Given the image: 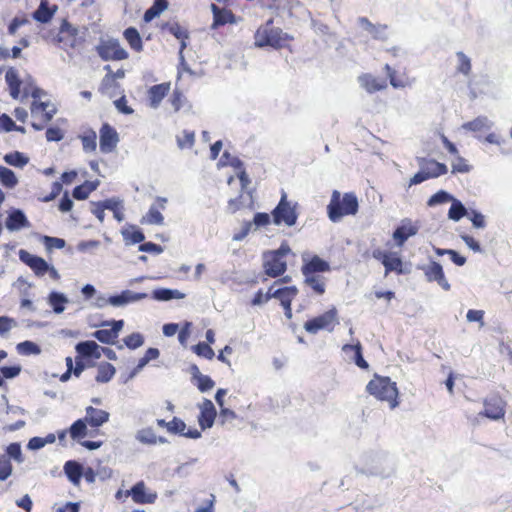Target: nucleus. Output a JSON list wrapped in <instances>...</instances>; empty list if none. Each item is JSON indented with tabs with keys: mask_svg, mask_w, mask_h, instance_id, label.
<instances>
[{
	"mask_svg": "<svg viewBox=\"0 0 512 512\" xmlns=\"http://www.w3.org/2000/svg\"><path fill=\"white\" fill-rule=\"evenodd\" d=\"M5 81L8 86L10 96L15 99H26L32 97L34 100L31 105L32 127L39 131L42 130L53 118L55 109L49 102H41L38 99L43 91L38 88L31 77L21 79L18 71L14 67H9L5 73Z\"/></svg>",
	"mask_w": 512,
	"mask_h": 512,
	"instance_id": "nucleus-1",
	"label": "nucleus"
},
{
	"mask_svg": "<svg viewBox=\"0 0 512 512\" xmlns=\"http://www.w3.org/2000/svg\"><path fill=\"white\" fill-rule=\"evenodd\" d=\"M47 39L70 57L79 54L86 42L85 37L80 35L78 27L68 18H62L59 27L49 31Z\"/></svg>",
	"mask_w": 512,
	"mask_h": 512,
	"instance_id": "nucleus-2",
	"label": "nucleus"
},
{
	"mask_svg": "<svg viewBox=\"0 0 512 512\" xmlns=\"http://www.w3.org/2000/svg\"><path fill=\"white\" fill-rule=\"evenodd\" d=\"M302 260L301 272L304 276V285L311 289L314 295H324L327 288V278L322 274L331 271L329 262L318 255H303Z\"/></svg>",
	"mask_w": 512,
	"mask_h": 512,
	"instance_id": "nucleus-3",
	"label": "nucleus"
},
{
	"mask_svg": "<svg viewBox=\"0 0 512 512\" xmlns=\"http://www.w3.org/2000/svg\"><path fill=\"white\" fill-rule=\"evenodd\" d=\"M359 210L358 198L353 192L341 194L333 190L327 205V214L332 222H339L343 217L356 215Z\"/></svg>",
	"mask_w": 512,
	"mask_h": 512,
	"instance_id": "nucleus-4",
	"label": "nucleus"
},
{
	"mask_svg": "<svg viewBox=\"0 0 512 512\" xmlns=\"http://www.w3.org/2000/svg\"><path fill=\"white\" fill-rule=\"evenodd\" d=\"M366 391L377 400L387 402L391 409L399 405L397 384L387 376L375 374L368 382Z\"/></svg>",
	"mask_w": 512,
	"mask_h": 512,
	"instance_id": "nucleus-5",
	"label": "nucleus"
},
{
	"mask_svg": "<svg viewBox=\"0 0 512 512\" xmlns=\"http://www.w3.org/2000/svg\"><path fill=\"white\" fill-rule=\"evenodd\" d=\"M290 246L284 242L276 250L263 254V271L270 278L282 276L287 270L286 257L291 254Z\"/></svg>",
	"mask_w": 512,
	"mask_h": 512,
	"instance_id": "nucleus-6",
	"label": "nucleus"
},
{
	"mask_svg": "<svg viewBox=\"0 0 512 512\" xmlns=\"http://www.w3.org/2000/svg\"><path fill=\"white\" fill-rule=\"evenodd\" d=\"M76 357L72 372L74 376L79 377L87 366H93V363H85V360H97L101 357L100 346L95 341L79 342L75 346Z\"/></svg>",
	"mask_w": 512,
	"mask_h": 512,
	"instance_id": "nucleus-7",
	"label": "nucleus"
},
{
	"mask_svg": "<svg viewBox=\"0 0 512 512\" xmlns=\"http://www.w3.org/2000/svg\"><path fill=\"white\" fill-rule=\"evenodd\" d=\"M255 38L259 46H272L277 49L284 47L291 39L281 29L272 27V20H269L265 26L258 28Z\"/></svg>",
	"mask_w": 512,
	"mask_h": 512,
	"instance_id": "nucleus-8",
	"label": "nucleus"
},
{
	"mask_svg": "<svg viewBox=\"0 0 512 512\" xmlns=\"http://www.w3.org/2000/svg\"><path fill=\"white\" fill-rule=\"evenodd\" d=\"M418 164L420 170L410 179L409 186L418 185L431 178H437L448 171L444 163H440L435 159L418 158Z\"/></svg>",
	"mask_w": 512,
	"mask_h": 512,
	"instance_id": "nucleus-9",
	"label": "nucleus"
},
{
	"mask_svg": "<svg viewBox=\"0 0 512 512\" xmlns=\"http://www.w3.org/2000/svg\"><path fill=\"white\" fill-rule=\"evenodd\" d=\"M338 324L337 309L332 307L324 313L307 320L304 323V329L310 334H317L321 330L332 332Z\"/></svg>",
	"mask_w": 512,
	"mask_h": 512,
	"instance_id": "nucleus-10",
	"label": "nucleus"
},
{
	"mask_svg": "<svg viewBox=\"0 0 512 512\" xmlns=\"http://www.w3.org/2000/svg\"><path fill=\"white\" fill-rule=\"evenodd\" d=\"M272 217L276 225L284 223L287 226H293L296 224L298 218L296 204L293 205L287 200V194L285 192L282 193L278 205L273 209Z\"/></svg>",
	"mask_w": 512,
	"mask_h": 512,
	"instance_id": "nucleus-11",
	"label": "nucleus"
},
{
	"mask_svg": "<svg viewBox=\"0 0 512 512\" xmlns=\"http://www.w3.org/2000/svg\"><path fill=\"white\" fill-rule=\"evenodd\" d=\"M374 259L380 261L385 268V275L395 272L398 275L404 274L403 261L395 252H387L381 249H374L372 252Z\"/></svg>",
	"mask_w": 512,
	"mask_h": 512,
	"instance_id": "nucleus-12",
	"label": "nucleus"
},
{
	"mask_svg": "<svg viewBox=\"0 0 512 512\" xmlns=\"http://www.w3.org/2000/svg\"><path fill=\"white\" fill-rule=\"evenodd\" d=\"M97 53L102 60H125L129 57L128 52L117 40H110L97 46Z\"/></svg>",
	"mask_w": 512,
	"mask_h": 512,
	"instance_id": "nucleus-13",
	"label": "nucleus"
},
{
	"mask_svg": "<svg viewBox=\"0 0 512 512\" xmlns=\"http://www.w3.org/2000/svg\"><path fill=\"white\" fill-rule=\"evenodd\" d=\"M104 326H111L110 329H99L92 333V336L96 338L99 342L104 344H114L116 339L119 336L120 331L124 326L123 320H112L110 322L106 321L101 324Z\"/></svg>",
	"mask_w": 512,
	"mask_h": 512,
	"instance_id": "nucleus-14",
	"label": "nucleus"
},
{
	"mask_svg": "<svg viewBox=\"0 0 512 512\" xmlns=\"http://www.w3.org/2000/svg\"><path fill=\"white\" fill-rule=\"evenodd\" d=\"M298 288L296 286H287L283 288L276 289L273 294H271V298L278 299L280 304L284 308L285 315L288 318L292 316V301L298 295Z\"/></svg>",
	"mask_w": 512,
	"mask_h": 512,
	"instance_id": "nucleus-15",
	"label": "nucleus"
},
{
	"mask_svg": "<svg viewBox=\"0 0 512 512\" xmlns=\"http://www.w3.org/2000/svg\"><path fill=\"white\" fill-rule=\"evenodd\" d=\"M100 134V150L103 153L112 152L119 141L118 133L114 127L108 123H104L99 131Z\"/></svg>",
	"mask_w": 512,
	"mask_h": 512,
	"instance_id": "nucleus-16",
	"label": "nucleus"
},
{
	"mask_svg": "<svg viewBox=\"0 0 512 512\" xmlns=\"http://www.w3.org/2000/svg\"><path fill=\"white\" fill-rule=\"evenodd\" d=\"M19 258L39 277L44 276L49 271L48 263L39 256L32 255L25 250H20Z\"/></svg>",
	"mask_w": 512,
	"mask_h": 512,
	"instance_id": "nucleus-17",
	"label": "nucleus"
},
{
	"mask_svg": "<svg viewBox=\"0 0 512 512\" xmlns=\"http://www.w3.org/2000/svg\"><path fill=\"white\" fill-rule=\"evenodd\" d=\"M211 11L213 14V22L212 29H217L226 24H235L237 23V18L235 14L227 8H220L216 4H211Z\"/></svg>",
	"mask_w": 512,
	"mask_h": 512,
	"instance_id": "nucleus-18",
	"label": "nucleus"
},
{
	"mask_svg": "<svg viewBox=\"0 0 512 512\" xmlns=\"http://www.w3.org/2000/svg\"><path fill=\"white\" fill-rule=\"evenodd\" d=\"M127 494L132 497V500L137 504H152L157 499V494L154 492H147L146 485L143 481L137 482Z\"/></svg>",
	"mask_w": 512,
	"mask_h": 512,
	"instance_id": "nucleus-19",
	"label": "nucleus"
},
{
	"mask_svg": "<svg viewBox=\"0 0 512 512\" xmlns=\"http://www.w3.org/2000/svg\"><path fill=\"white\" fill-rule=\"evenodd\" d=\"M424 273L429 282H437L444 290H450L451 286L445 277L442 266L438 262L432 261L424 268Z\"/></svg>",
	"mask_w": 512,
	"mask_h": 512,
	"instance_id": "nucleus-20",
	"label": "nucleus"
},
{
	"mask_svg": "<svg viewBox=\"0 0 512 512\" xmlns=\"http://www.w3.org/2000/svg\"><path fill=\"white\" fill-rule=\"evenodd\" d=\"M171 83L164 82L160 84H156L151 86L147 91V98L149 106L153 109H156L160 106L162 100L168 95L170 92Z\"/></svg>",
	"mask_w": 512,
	"mask_h": 512,
	"instance_id": "nucleus-21",
	"label": "nucleus"
},
{
	"mask_svg": "<svg viewBox=\"0 0 512 512\" xmlns=\"http://www.w3.org/2000/svg\"><path fill=\"white\" fill-rule=\"evenodd\" d=\"M482 415L487 418L498 420L505 415L504 403L499 397H491L484 401V411Z\"/></svg>",
	"mask_w": 512,
	"mask_h": 512,
	"instance_id": "nucleus-22",
	"label": "nucleus"
},
{
	"mask_svg": "<svg viewBox=\"0 0 512 512\" xmlns=\"http://www.w3.org/2000/svg\"><path fill=\"white\" fill-rule=\"evenodd\" d=\"M216 418V409L211 400L205 399L200 406L198 422L202 430L211 428Z\"/></svg>",
	"mask_w": 512,
	"mask_h": 512,
	"instance_id": "nucleus-23",
	"label": "nucleus"
},
{
	"mask_svg": "<svg viewBox=\"0 0 512 512\" xmlns=\"http://www.w3.org/2000/svg\"><path fill=\"white\" fill-rule=\"evenodd\" d=\"M57 11L58 6L56 4H50L49 0H40V4L32 13V17L35 21L45 24L52 20Z\"/></svg>",
	"mask_w": 512,
	"mask_h": 512,
	"instance_id": "nucleus-24",
	"label": "nucleus"
},
{
	"mask_svg": "<svg viewBox=\"0 0 512 512\" xmlns=\"http://www.w3.org/2000/svg\"><path fill=\"white\" fill-rule=\"evenodd\" d=\"M418 226L413 224L410 220H405L393 232V239L396 244L401 247L408 240L409 237L416 235Z\"/></svg>",
	"mask_w": 512,
	"mask_h": 512,
	"instance_id": "nucleus-25",
	"label": "nucleus"
},
{
	"mask_svg": "<svg viewBox=\"0 0 512 512\" xmlns=\"http://www.w3.org/2000/svg\"><path fill=\"white\" fill-rule=\"evenodd\" d=\"M359 83L362 88L370 94L385 90L388 86L385 79L376 77L370 73H365L359 76Z\"/></svg>",
	"mask_w": 512,
	"mask_h": 512,
	"instance_id": "nucleus-26",
	"label": "nucleus"
},
{
	"mask_svg": "<svg viewBox=\"0 0 512 512\" xmlns=\"http://www.w3.org/2000/svg\"><path fill=\"white\" fill-rule=\"evenodd\" d=\"M384 71L386 72L390 85L395 89L411 86L412 83L414 82L413 79H410L407 76L406 72L399 74L389 64H386L384 66Z\"/></svg>",
	"mask_w": 512,
	"mask_h": 512,
	"instance_id": "nucleus-27",
	"label": "nucleus"
},
{
	"mask_svg": "<svg viewBox=\"0 0 512 512\" xmlns=\"http://www.w3.org/2000/svg\"><path fill=\"white\" fill-rule=\"evenodd\" d=\"M168 432L191 439H197L201 436V432L195 428L186 430L185 422L178 417H173V419L169 421Z\"/></svg>",
	"mask_w": 512,
	"mask_h": 512,
	"instance_id": "nucleus-28",
	"label": "nucleus"
},
{
	"mask_svg": "<svg viewBox=\"0 0 512 512\" xmlns=\"http://www.w3.org/2000/svg\"><path fill=\"white\" fill-rule=\"evenodd\" d=\"M109 416V413L105 410L88 406L86 407V415L84 419L90 427L98 428L108 422Z\"/></svg>",
	"mask_w": 512,
	"mask_h": 512,
	"instance_id": "nucleus-29",
	"label": "nucleus"
},
{
	"mask_svg": "<svg viewBox=\"0 0 512 512\" xmlns=\"http://www.w3.org/2000/svg\"><path fill=\"white\" fill-rule=\"evenodd\" d=\"M342 351L344 353H346L347 355L351 354L350 355V360L352 362H354L359 368H361L363 370H368L369 369L368 362L363 358V355H362V345H361V343L359 341L356 344H345V345H343Z\"/></svg>",
	"mask_w": 512,
	"mask_h": 512,
	"instance_id": "nucleus-30",
	"label": "nucleus"
},
{
	"mask_svg": "<svg viewBox=\"0 0 512 512\" xmlns=\"http://www.w3.org/2000/svg\"><path fill=\"white\" fill-rule=\"evenodd\" d=\"M5 225L8 230L16 231L30 227V222L21 210L15 209L8 214Z\"/></svg>",
	"mask_w": 512,
	"mask_h": 512,
	"instance_id": "nucleus-31",
	"label": "nucleus"
},
{
	"mask_svg": "<svg viewBox=\"0 0 512 512\" xmlns=\"http://www.w3.org/2000/svg\"><path fill=\"white\" fill-rule=\"evenodd\" d=\"M147 297V293H134L130 290H125L119 295L110 296L108 302L113 306H121L130 302L146 299Z\"/></svg>",
	"mask_w": 512,
	"mask_h": 512,
	"instance_id": "nucleus-32",
	"label": "nucleus"
},
{
	"mask_svg": "<svg viewBox=\"0 0 512 512\" xmlns=\"http://www.w3.org/2000/svg\"><path fill=\"white\" fill-rule=\"evenodd\" d=\"M161 29L168 31L175 38L180 40V51H183L186 48V40L189 38V33L187 29L182 27L178 22H166L162 25Z\"/></svg>",
	"mask_w": 512,
	"mask_h": 512,
	"instance_id": "nucleus-33",
	"label": "nucleus"
},
{
	"mask_svg": "<svg viewBox=\"0 0 512 512\" xmlns=\"http://www.w3.org/2000/svg\"><path fill=\"white\" fill-rule=\"evenodd\" d=\"M120 88L119 82L112 75L106 74L100 83L99 92L109 98H113L121 93Z\"/></svg>",
	"mask_w": 512,
	"mask_h": 512,
	"instance_id": "nucleus-34",
	"label": "nucleus"
},
{
	"mask_svg": "<svg viewBox=\"0 0 512 512\" xmlns=\"http://www.w3.org/2000/svg\"><path fill=\"white\" fill-rule=\"evenodd\" d=\"M64 472L69 481L78 486L83 475V466L74 460H69L64 464Z\"/></svg>",
	"mask_w": 512,
	"mask_h": 512,
	"instance_id": "nucleus-35",
	"label": "nucleus"
},
{
	"mask_svg": "<svg viewBox=\"0 0 512 512\" xmlns=\"http://www.w3.org/2000/svg\"><path fill=\"white\" fill-rule=\"evenodd\" d=\"M123 37L133 51L138 53L143 51L142 38L135 27L126 28L123 32Z\"/></svg>",
	"mask_w": 512,
	"mask_h": 512,
	"instance_id": "nucleus-36",
	"label": "nucleus"
},
{
	"mask_svg": "<svg viewBox=\"0 0 512 512\" xmlns=\"http://www.w3.org/2000/svg\"><path fill=\"white\" fill-rule=\"evenodd\" d=\"M168 5V0H154L152 6L145 11L143 20L146 23L151 22L154 18L165 11L168 8Z\"/></svg>",
	"mask_w": 512,
	"mask_h": 512,
	"instance_id": "nucleus-37",
	"label": "nucleus"
},
{
	"mask_svg": "<svg viewBox=\"0 0 512 512\" xmlns=\"http://www.w3.org/2000/svg\"><path fill=\"white\" fill-rule=\"evenodd\" d=\"M115 373L116 369L111 363L103 362L98 365L95 380L98 383H107L114 377Z\"/></svg>",
	"mask_w": 512,
	"mask_h": 512,
	"instance_id": "nucleus-38",
	"label": "nucleus"
},
{
	"mask_svg": "<svg viewBox=\"0 0 512 512\" xmlns=\"http://www.w3.org/2000/svg\"><path fill=\"white\" fill-rule=\"evenodd\" d=\"M83 150L86 153H92L97 148V134L94 130L88 129L79 136Z\"/></svg>",
	"mask_w": 512,
	"mask_h": 512,
	"instance_id": "nucleus-39",
	"label": "nucleus"
},
{
	"mask_svg": "<svg viewBox=\"0 0 512 512\" xmlns=\"http://www.w3.org/2000/svg\"><path fill=\"white\" fill-rule=\"evenodd\" d=\"M0 184L7 189H13L18 184V178L15 173L2 165H0Z\"/></svg>",
	"mask_w": 512,
	"mask_h": 512,
	"instance_id": "nucleus-40",
	"label": "nucleus"
},
{
	"mask_svg": "<svg viewBox=\"0 0 512 512\" xmlns=\"http://www.w3.org/2000/svg\"><path fill=\"white\" fill-rule=\"evenodd\" d=\"M87 426L88 423L84 418L76 420L69 428L70 437L73 440L80 441L87 436Z\"/></svg>",
	"mask_w": 512,
	"mask_h": 512,
	"instance_id": "nucleus-41",
	"label": "nucleus"
},
{
	"mask_svg": "<svg viewBox=\"0 0 512 512\" xmlns=\"http://www.w3.org/2000/svg\"><path fill=\"white\" fill-rule=\"evenodd\" d=\"M125 241L132 244L141 243L144 241V233L134 225H130L127 229L122 232Z\"/></svg>",
	"mask_w": 512,
	"mask_h": 512,
	"instance_id": "nucleus-42",
	"label": "nucleus"
},
{
	"mask_svg": "<svg viewBox=\"0 0 512 512\" xmlns=\"http://www.w3.org/2000/svg\"><path fill=\"white\" fill-rule=\"evenodd\" d=\"M3 159L8 165L18 168L24 167L29 161L28 157L19 151L7 153L4 155Z\"/></svg>",
	"mask_w": 512,
	"mask_h": 512,
	"instance_id": "nucleus-43",
	"label": "nucleus"
},
{
	"mask_svg": "<svg viewBox=\"0 0 512 512\" xmlns=\"http://www.w3.org/2000/svg\"><path fill=\"white\" fill-rule=\"evenodd\" d=\"M164 217L158 208L151 206L146 215L141 219V223H147L152 225H162Z\"/></svg>",
	"mask_w": 512,
	"mask_h": 512,
	"instance_id": "nucleus-44",
	"label": "nucleus"
},
{
	"mask_svg": "<svg viewBox=\"0 0 512 512\" xmlns=\"http://www.w3.org/2000/svg\"><path fill=\"white\" fill-rule=\"evenodd\" d=\"M17 352L21 355H38L41 353L40 347L29 340L18 343L16 346Z\"/></svg>",
	"mask_w": 512,
	"mask_h": 512,
	"instance_id": "nucleus-45",
	"label": "nucleus"
},
{
	"mask_svg": "<svg viewBox=\"0 0 512 512\" xmlns=\"http://www.w3.org/2000/svg\"><path fill=\"white\" fill-rule=\"evenodd\" d=\"M94 189L95 187L91 183L85 182L84 184L76 186L73 189L72 195L77 200H85Z\"/></svg>",
	"mask_w": 512,
	"mask_h": 512,
	"instance_id": "nucleus-46",
	"label": "nucleus"
},
{
	"mask_svg": "<svg viewBox=\"0 0 512 512\" xmlns=\"http://www.w3.org/2000/svg\"><path fill=\"white\" fill-rule=\"evenodd\" d=\"M488 127V119L485 116H480L472 121H469L463 125V128L469 131L478 132L483 131Z\"/></svg>",
	"mask_w": 512,
	"mask_h": 512,
	"instance_id": "nucleus-47",
	"label": "nucleus"
},
{
	"mask_svg": "<svg viewBox=\"0 0 512 512\" xmlns=\"http://www.w3.org/2000/svg\"><path fill=\"white\" fill-rule=\"evenodd\" d=\"M193 351L199 356L208 360H212L215 356L214 350L206 342H199L192 347Z\"/></svg>",
	"mask_w": 512,
	"mask_h": 512,
	"instance_id": "nucleus-48",
	"label": "nucleus"
},
{
	"mask_svg": "<svg viewBox=\"0 0 512 512\" xmlns=\"http://www.w3.org/2000/svg\"><path fill=\"white\" fill-rule=\"evenodd\" d=\"M220 162L222 165L233 167L237 172L245 169L243 162L238 157L230 155L227 151L223 153Z\"/></svg>",
	"mask_w": 512,
	"mask_h": 512,
	"instance_id": "nucleus-49",
	"label": "nucleus"
},
{
	"mask_svg": "<svg viewBox=\"0 0 512 512\" xmlns=\"http://www.w3.org/2000/svg\"><path fill=\"white\" fill-rule=\"evenodd\" d=\"M152 297L158 301H168L179 297V292L177 290L160 288L153 291Z\"/></svg>",
	"mask_w": 512,
	"mask_h": 512,
	"instance_id": "nucleus-50",
	"label": "nucleus"
},
{
	"mask_svg": "<svg viewBox=\"0 0 512 512\" xmlns=\"http://www.w3.org/2000/svg\"><path fill=\"white\" fill-rule=\"evenodd\" d=\"M13 471L10 459L6 455H0V481L7 480Z\"/></svg>",
	"mask_w": 512,
	"mask_h": 512,
	"instance_id": "nucleus-51",
	"label": "nucleus"
},
{
	"mask_svg": "<svg viewBox=\"0 0 512 512\" xmlns=\"http://www.w3.org/2000/svg\"><path fill=\"white\" fill-rule=\"evenodd\" d=\"M169 102L174 110V112L180 111V109L183 107L184 103L186 102V97L184 96L183 92L179 89H174L172 92Z\"/></svg>",
	"mask_w": 512,
	"mask_h": 512,
	"instance_id": "nucleus-52",
	"label": "nucleus"
},
{
	"mask_svg": "<svg viewBox=\"0 0 512 512\" xmlns=\"http://www.w3.org/2000/svg\"><path fill=\"white\" fill-rule=\"evenodd\" d=\"M456 56L459 60V65L457 67V72L465 75V76H468L471 72V68H472V65H471V60L468 56H466L463 52H457L456 53Z\"/></svg>",
	"mask_w": 512,
	"mask_h": 512,
	"instance_id": "nucleus-53",
	"label": "nucleus"
},
{
	"mask_svg": "<svg viewBox=\"0 0 512 512\" xmlns=\"http://www.w3.org/2000/svg\"><path fill=\"white\" fill-rule=\"evenodd\" d=\"M49 301L51 306L53 307V310L56 313H61L64 311V303L67 302V299L63 294L52 292L49 296Z\"/></svg>",
	"mask_w": 512,
	"mask_h": 512,
	"instance_id": "nucleus-54",
	"label": "nucleus"
},
{
	"mask_svg": "<svg viewBox=\"0 0 512 512\" xmlns=\"http://www.w3.org/2000/svg\"><path fill=\"white\" fill-rule=\"evenodd\" d=\"M466 208L459 201H454L449 209V218L455 221L460 220L466 215Z\"/></svg>",
	"mask_w": 512,
	"mask_h": 512,
	"instance_id": "nucleus-55",
	"label": "nucleus"
},
{
	"mask_svg": "<svg viewBox=\"0 0 512 512\" xmlns=\"http://www.w3.org/2000/svg\"><path fill=\"white\" fill-rule=\"evenodd\" d=\"M160 352L157 348H148L138 361V364L136 366V369L140 370L142 369L146 364H148L151 360H155L159 357Z\"/></svg>",
	"mask_w": 512,
	"mask_h": 512,
	"instance_id": "nucleus-56",
	"label": "nucleus"
},
{
	"mask_svg": "<svg viewBox=\"0 0 512 512\" xmlns=\"http://www.w3.org/2000/svg\"><path fill=\"white\" fill-rule=\"evenodd\" d=\"M195 142V133L193 131L185 130L181 137H178L177 143L178 146L183 148H191Z\"/></svg>",
	"mask_w": 512,
	"mask_h": 512,
	"instance_id": "nucleus-57",
	"label": "nucleus"
},
{
	"mask_svg": "<svg viewBox=\"0 0 512 512\" xmlns=\"http://www.w3.org/2000/svg\"><path fill=\"white\" fill-rule=\"evenodd\" d=\"M194 384L201 392L211 390L215 386V382L207 375L202 374L194 381Z\"/></svg>",
	"mask_w": 512,
	"mask_h": 512,
	"instance_id": "nucleus-58",
	"label": "nucleus"
},
{
	"mask_svg": "<svg viewBox=\"0 0 512 512\" xmlns=\"http://www.w3.org/2000/svg\"><path fill=\"white\" fill-rule=\"evenodd\" d=\"M129 349H136L143 345L144 338L140 333H132L123 339Z\"/></svg>",
	"mask_w": 512,
	"mask_h": 512,
	"instance_id": "nucleus-59",
	"label": "nucleus"
},
{
	"mask_svg": "<svg viewBox=\"0 0 512 512\" xmlns=\"http://www.w3.org/2000/svg\"><path fill=\"white\" fill-rule=\"evenodd\" d=\"M6 454H7L6 456L9 459L12 458V459H14L17 462H22L23 461L21 446L17 442L10 443L6 447Z\"/></svg>",
	"mask_w": 512,
	"mask_h": 512,
	"instance_id": "nucleus-60",
	"label": "nucleus"
},
{
	"mask_svg": "<svg viewBox=\"0 0 512 512\" xmlns=\"http://www.w3.org/2000/svg\"><path fill=\"white\" fill-rule=\"evenodd\" d=\"M29 22L28 18L25 15L17 16L11 20L8 25V34L15 35L17 30L26 25Z\"/></svg>",
	"mask_w": 512,
	"mask_h": 512,
	"instance_id": "nucleus-61",
	"label": "nucleus"
},
{
	"mask_svg": "<svg viewBox=\"0 0 512 512\" xmlns=\"http://www.w3.org/2000/svg\"><path fill=\"white\" fill-rule=\"evenodd\" d=\"M388 26L386 24H374L373 28L368 30V33L376 40H385L387 38Z\"/></svg>",
	"mask_w": 512,
	"mask_h": 512,
	"instance_id": "nucleus-62",
	"label": "nucleus"
},
{
	"mask_svg": "<svg viewBox=\"0 0 512 512\" xmlns=\"http://www.w3.org/2000/svg\"><path fill=\"white\" fill-rule=\"evenodd\" d=\"M471 170V166L467 163L466 159L461 156H457L456 161L452 164L451 172L456 173H468Z\"/></svg>",
	"mask_w": 512,
	"mask_h": 512,
	"instance_id": "nucleus-63",
	"label": "nucleus"
},
{
	"mask_svg": "<svg viewBox=\"0 0 512 512\" xmlns=\"http://www.w3.org/2000/svg\"><path fill=\"white\" fill-rule=\"evenodd\" d=\"M452 197L445 191L441 190L432 195L428 200L429 206H434L437 204H442L450 201Z\"/></svg>",
	"mask_w": 512,
	"mask_h": 512,
	"instance_id": "nucleus-64",
	"label": "nucleus"
}]
</instances>
